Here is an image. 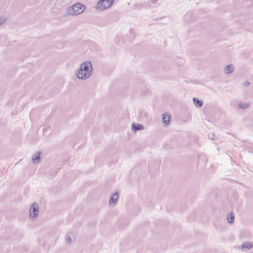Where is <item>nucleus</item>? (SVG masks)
<instances>
[{
  "label": "nucleus",
  "instance_id": "4468645a",
  "mask_svg": "<svg viewBox=\"0 0 253 253\" xmlns=\"http://www.w3.org/2000/svg\"><path fill=\"white\" fill-rule=\"evenodd\" d=\"M129 35H130V40H129V41H132V40H133L135 37V33L133 31V30L130 29L129 31Z\"/></svg>",
  "mask_w": 253,
  "mask_h": 253
},
{
  "label": "nucleus",
  "instance_id": "6e6552de",
  "mask_svg": "<svg viewBox=\"0 0 253 253\" xmlns=\"http://www.w3.org/2000/svg\"><path fill=\"white\" fill-rule=\"evenodd\" d=\"M144 129V126L140 124L133 123L132 124V131L134 133L136 132L138 130H143Z\"/></svg>",
  "mask_w": 253,
  "mask_h": 253
},
{
  "label": "nucleus",
  "instance_id": "0eeeda50",
  "mask_svg": "<svg viewBox=\"0 0 253 253\" xmlns=\"http://www.w3.org/2000/svg\"><path fill=\"white\" fill-rule=\"evenodd\" d=\"M170 116L167 113H164L162 116V122L165 126L169 125L170 121Z\"/></svg>",
  "mask_w": 253,
  "mask_h": 253
},
{
  "label": "nucleus",
  "instance_id": "39448f33",
  "mask_svg": "<svg viewBox=\"0 0 253 253\" xmlns=\"http://www.w3.org/2000/svg\"><path fill=\"white\" fill-rule=\"evenodd\" d=\"M118 198L119 192L118 191H116L111 195L109 201V205L111 207H114L116 206L118 202Z\"/></svg>",
  "mask_w": 253,
  "mask_h": 253
},
{
  "label": "nucleus",
  "instance_id": "7ed1b4c3",
  "mask_svg": "<svg viewBox=\"0 0 253 253\" xmlns=\"http://www.w3.org/2000/svg\"><path fill=\"white\" fill-rule=\"evenodd\" d=\"M115 0H100L96 5L97 8L104 10L109 8L114 3Z\"/></svg>",
  "mask_w": 253,
  "mask_h": 253
},
{
  "label": "nucleus",
  "instance_id": "ddd939ff",
  "mask_svg": "<svg viewBox=\"0 0 253 253\" xmlns=\"http://www.w3.org/2000/svg\"><path fill=\"white\" fill-rule=\"evenodd\" d=\"M227 220L230 224H232L234 222V215L233 212L229 213L227 215Z\"/></svg>",
  "mask_w": 253,
  "mask_h": 253
},
{
  "label": "nucleus",
  "instance_id": "20e7f679",
  "mask_svg": "<svg viewBox=\"0 0 253 253\" xmlns=\"http://www.w3.org/2000/svg\"><path fill=\"white\" fill-rule=\"evenodd\" d=\"M39 212V206L38 204L36 203H34L31 206V207L30 210L29 215L32 216L33 219H35L38 215Z\"/></svg>",
  "mask_w": 253,
  "mask_h": 253
},
{
  "label": "nucleus",
  "instance_id": "f8f14e48",
  "mask_svg": "<svg viewBox=\"0 0 253 253\" xmlns=\"http://www.w3.org/2000/svg\"><path fill=\"white\" fill-rule=\"evenodd\" d=\"M253 247V244L251 243H244L242 246V249L243 251H245L246 250H250L252 249Z\"/></svg>",
  "mask_w": 253,
  "mask_h": 253
},
{
  "label": "nucleus",
  "instance_id": "f3484780",
  "mask_svg": "<svg viewBox=\"0 0 253 253\" xmlns=\"http://www.w3.org/2000/svg\"><path fill=\"white\" fill-rule=\"evenodd\" d=\"M72 243V239L70 238V237L69 236H68L67 238V240H66V243L67 244H71V243Z\"/></svg>",
  "mask_w": 253,
  "mask_h": 253
},
{
  "label": "nucleus",
  "instance_id": "f257e3e1",
  "mask_svg": "<svg viewBox=\"0 0 253 253\" xmlns=\"http://www.w3.org/2000/svg\"><path fill=\"white\" fill-rule=\"evenodd\" d=\"M93 72L92 64L90 61L84 62L76 72L77 77L80 80L88 79Z\"/></svg>",
  "mask_w": 253,
  "mask_h": 253
},
{
  "label": "nucleus",
  "instance_id": "a211bd4d",
  "mask_svg": "<svg viewBox=\"0 0 253 253\" xmlns=\"http://www.w3.org/2000/svg\"><path fill=\"white\" fill-rule=\"evenodd\" d=\"M5 22V18L0 17V26L2 25Z\"/></svg>",
  "mask_w": 253,
  "mask_h": 253
},
{
  "label": "nucleus",
  "instance_id": "2eb2a0df",
  "mask_svg": "<svg viewBox=\"0 0 253 253\" xmlns=\"http://www.w3.org/2000/svg\"><path fill=\"white\" fill-rule=\"evenodd\" d=\"M238 106L240 109H244L249 106V104L246 103H241L239 104Z\"/></svg>",
  "mask_w": 253,
  "mask_h": 253
},
{
  "label": "nucleus",
  "instance_id": "1a4fd4ad",
  "mask_svg": "<svg viewBox=\"0 0 253 253\" xmlns=\"http://www.w3.org/2000/svg\"><path fill=\"white\" fill-rule=\"evenodd\" d=\"M41 152H36L32 157V162L35 164H39L41 162Z\"/></svg>",
  "mask_w": 253,
  "mask_h": 253
},
{
  "label": "nucleus",
  "instance_id": "9d476101",
  "mask_svg": "<svg viewBox=\"0 0 253 253\" xmlns=\"http://www.w3.org/2000/svg\"><path fill=\"white\" fill-rule=\"evenodd\" d=\"M234 71V66L232 64H228L225 66L224 72L226 74L229 75L233 73Z\"/></svg>",
  "mask_w": 253,
  "mask_h": 253
},
{
  "label": "nucleus",
  "instance_id": "f03ea898",
  "mask_svg": "<svg viewBox=\"0 0 253 253\" xmlns=\"http://www.w3.org/2000/svg\"><path fill=\"white\" fill-rule=\"evenodd\" d=\"M84 10L85 6L83 4L77 3L67 9V13L69 15H75L82 13Z\"/></svg>",
  "mask_w": 253,
  "mask_h": 253
},
{
  "label": "nucleus",
  "instance_id": "aec40b11",
  "mask_svg": "<svg viewBox=\"0 0 253 253\" xmlns=\"http://www.w3.org/2000/svg\"><path fill=\"white\" fill-rule=\"evenodd\" d=\"M151 2L153 4H156L158 2V0H151Z\"/></svg>",
  "mask_w": 253,
  "mask_h": 253
},
{
  "label": "nucleus",
  "instance_id": "6ab92c4d",
  "mask_svg": "<svg viewBox=\"0 0 253 253\" xmlns=\"http://www.w3.org/2000/svg\"><path fill=\"white\" fill-rule=\"evenodd\" d=\"M244 86L245 87H248L249 85L250 84V83L248 81H245L243 84Z\"/></svg>",
  "mask_w": 253,
  "mask_h": 253
},
{
  "label": "nucleus",
  "instance_id": "dca6fc26",
  "mask_svg": "<svg viewBox=\"0 0 253 253\" xmlns=\"http://www.w3.org/2000/svg\"><path fill=\"white\" fill-rule=\"evenodd\" d=\"M209 138L211 140H216L217 136L215 133H211L209 134Z\"/></svg>",
  "mask_w": 253,
  "mask_h": 253
},
{
  "label": "nucleus",
  "instance_id": "423d86ee",
  "mask_svg": "<svg viewBox=\"0 0 253 253\" xmlns=\"http://www.w3.org/2000/svg\"><path fill=\"white\" fill-rule=\"evenodd\" d=\"M139 94L141 96L148 95L150 93L149 90L147 89V86L144 84H141L140 85Z\"/></svg>",
  "mask_w": 253,
  "mask_h": 253
},
{
  "label": "nucleus",
  "instance_id": "9b49d317",
  "mask_svg": "<svg viewBox=\"0 0 253 253\" xmlns=\"http://www.w3.org/2000/svg\"><path fill=\"white\" fill-rule=\"evenodd\" d=\"M193 102L194 104L197 107H201L203 104V101L201 100H200L196 97H194L193 98Z\"/></svg>",
  "mask_w": 253,
  "mask_h": 253
}]
</instances>
